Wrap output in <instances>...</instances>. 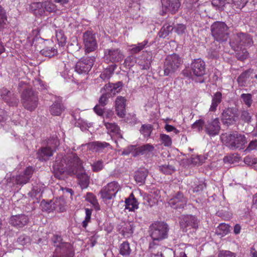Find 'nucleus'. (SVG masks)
<instances>
[{"label":"nucleus","mask_w":257,"mask_h":257,"mask_svg":"<svg viewBox=\"0 0 257 257\" xmlns=\"http://www.w3.org/2000/svg\"><path fill=\"white\" fill-rule=\"evenodd\" d=\"M53 170L56 177L60 179V175L65 172L76 175L82 188L87 187L89 179L85 173L81 162L74 153L68 154L64 157L62 155L57 156L53 165Z\"/></svg>","instance_id":"f257e3e1"},{"label":"nucleus","mask_w":257,"mask_h":257,"mask_svg":"<svg viewBox=\"0 0 257 257\" xmlns=\"http://www.w3.org/2000/svg\"><path fill=\"white\" fill-rule=\"evenodd\" d=\"M168 230V225L163 222H156L150 225L149 233L153 240L150 243L151 249L160 245L159 242L167 237Z\"/></svg>","instance_id":"f03ea898"},{"label":"nucleus","mask_w":257,"mask_h":257,"mask_svg":"<svg viewBox=\"0 0 257 257\" xmlns=\"http://www.w3.org/2000/svg\"><path fill=\"white\" fill-rule=\"evenodd\" d=\"M221 138L225 145L232 150L242 149L247 143L245 136L237 132L223 135Z\"/></svg>","instance_id":"7ed1b4c3"},{"label":"nucleus","mask_w":257,"mask_h":257,"mask_svg":"<svg viewBox=\"0 0 257 257\" xmlns=\"http://www.w3.org/2000/svg\"><path fill=\"white\" fill-rule=\"evenodd\" d=\"M182 62L181 58L175 54L168 56L164 62V75L168 76L175 73Z\"/></svg>","instance_id":"20e7f679"},{"label":"nucleus","mask_w":257,"mask_h":257,"mask_svg":"<svg viewBox=\"0 0 257 257\" xmlns=\"http://www.w3.org/2000/svg\"><path fill=\"white\" fill-rule=\"evenodd\" d=\"M213 37L217 41H225L228 37V28L223 22H216L211 26Z\"/></svg>","instance_id":"39448f33"},{"label":"nucleus","mask_w":257,"mask_h":257,"mask_svg":"<svg viewBox=\"0 0 257 257\" xmlns=\"http://www.w3.org/2000/svg\"><path fill=\"white\" fill-rule=\"evenodd\" d=\"M22 101L25 108L33 111L36 109L38 104V98L33 91L26 89L22 95Z\"/></svg>","instance_id":"423d86ee"},{"label":"nucleus","mask_w":257,"mask_h":257,"mask_svg":"<svg viewBox=\"0 0 257 257\" xmlns=\"http://www.w3.org/2000/svg\"><path fill=\"white\" fill-rule=\"evenodd\" d=\"M33 173V169L31 167L26 168L24 172L16 176H13L10 179H8V185L10 187L14 186L15 184L23 185L27 183Z\"/></svg>","instance_id":"0eeeda50"},{"label":"nucleus","mask_w":257,"mask_h":257,"mask_svg":"<svg viewBox=\"0 0 257 257\" xmlns=\"http://www.w3.org/2000/svg\"><path fill=\"white\" fill-rule=\"evenodd\" d=\"M58 145L59 142L57 139L49 141L47 146L42 147L39 150L37 153V158L42 161L48 160L53 156V153L55 151L56 148Z\"/></svg>","instance_id":"6e6552de"},{"label":"nucleus","mask_w":257,"mask_h":257,"mask_svg":"<svg viewBox=\"0 0 257 257\" xmlns=\"http://www.w3.org/2000/svg\"><path fill=\"white\" fill-rule=\"evenodd\" d=\"M120 189L119 184L116 181H112L104 186L100 192L101 197L104 201L111 200L115 196L117 192Z\"/></svg>","instance_id":"1a4fd4ad"},{"label":"nucleus","mask_w":257,"mask_h":257,"mask_svg":"<svg viewBox=\"0 0 257 257\" xmlns=\"http://www.w3.org/2000/svg\"><path fill=\"white\" fill-rule=\"evenodd\" d=\"M95 60V58L92 56L79 60L75 65V71L80 74H87L91 69Z\"/></svg>","instance_id":"9d476101"},{"label":"nucleus","mask_w":257,"mask_h":257,"mask_svg":"<svg viewBox=\"0 0 257 257\" xmlns=\"http://www.w3.org/2000/svg\"><path fill=\"white\" fill-rule=\"evenodd\" d=\"M85 52L88 53L95 50L97 44L95 35L91 31L85 32L83 35Z\"/></svg>","instance_id":"9b49d317"},{"label":"nucleus","mask_w":257,"mask_h":257,"mask_svg":"<svg viewBox=\"0 0 257 257\" xmlns=\"http://www.w3.org/2000/svg\"><path fill=\"white\" fill-rule=\"evenodd\" d=\"M124 55L120 50L117 48H110L104 50V59L107 63H115L121 61Z\"/></svg>","instance_id":"f8f14e48"},{"label":"nucleus","mask_w":257,"mask_h":257,"mask_svg":"<svg viewBox=\"0 0 257 257\" xmlns=\"http://www.w3.org/2000/svg\"><path fill=\"white\" fill-rule=\"evenodd\" d=\"M220 130V125L218 118H212L205 121L204 131L210 137L218 135Z\"/></svg>","instance_id":"ddd939ff"},{"label":"nucleus","mask_w":257,"mask_h":257,"mask_svg":"<svg viewBox=\"0 0 257 257\" xmlns=\"http://www.w3.org/2000/svg\"><path fill=\"white\" fill-rule=\"evenodd\" d=\"M238 109L235 107H229L225 109L222 114V119L224 123L233 124L238 119Z\"/></svg>","instance_id":"4468645a"},{"label":"nucleus","mask_w":257,"mask_h":257,"mask_svg":"<svg viewBox=\"0 0 257 257\" xmlns=\"http://www.w3.org/2000/svg\"><path fill=\"white\" fill-rule=\"evenodd\" d=\"M191 73L196 77H201L205 74V63L202 59H194L190 65Z\"/></svg>","instance_id":"2eb2a0df"},{"label":"nucleus","mask_w":257,"mask_h":257,"mask_svg":"<svg viewBox=\"0 0 257 257\" xmlns=\"http://www.w3.org/2000/svg\"><path fill=\"white\" fill-rule=\"evenodd\" d=\"M252 43V40L250 36L244 33H240L234 36V40L230 42L232 47L239 49L242 46H250Z\"/></svg>","instance_id":"dca6fc26"},{"label":"nucleus","mask_w":257,"mask_h":257,"mask_svg":"<svg viewBox=\"0 0 257 257\" xmlns=\"http://www.w3.org/2000/svg\"><path fill=\"white\" fill-rule=\"evenodd\" d=\"M198 222L199 221L195 216L187 215L182 217L180 223L181 228L186 231L188 228L189 229L198 228Z\"/></svg>","instance_id":"f3484780"},{"label":"nucleus","mask_w":257,"mask_h":257,"mask_svg":"<svg viewBox=\"0 0 257 257\" xmlns=\"http://www.w3.org/2000/svg\"><path fill=\"white\" fill-rule=\"evenodd\" d=\"M187 199L183 194L178 192L168 201L169 204L174 208H183L186 205Z\"/></svg>","instance_id":"a211bd4d"},{"label":"nucleus","mask_w":257,"mask_h":257,"mask_svg":"<svg viewBox=\"0 0 257 257\" xmlns=\"http://www.w3.org/2000/svg\"><path fill=\"white\" fill-rule=\"evenodd\" d=\"M247 1V0H214L213 5L220 8L224 6L226 4L231 2L234 9L240 10L244 7Z\"/></svg>","instance_id":"6ab92c4d"},{"label":"nucleus","mask_w":257,"mask_h":257,"mask_svg":"<svg viewBox=\"0 0 257 257\" xmlns=\"http://www.w3.org/2000/svg\"><path fill=\"white\" fill-rule=\"evenodd\" d=\"M28 217L24 214L13 215L10 219V224L17 227H22L28 222Z\"/></svg>","instance_id":"aec40b11"},{"label":"nucleus","mask_w":257,"mask_h":257,"mask_svg":"<svg viewBox=\"0 0 257 257\" xmlns=\"http://www.w3.org/2000/svg\"><path fill=\"white\" fill-rule=\"evenodd\" d=\"M162 6L165 8L166 11L175 14L178 11L181 6L179 0H161Z\"/></svg>","instance_id":"412c9836"},{"label":"nucleus","mask_w":257,"mask_h":257,"mask_svg":"<svg viewBox=\"0 0 257 257\" xmlns=\"http://www.w3.org/2000/svg\"><path fill=\"white\" fill-rule=\"evenodd\" d=\"M160 193L158 190H154L150 192L149 194L145 195L144 199L146 201L145 204L150 206H153L156 204L160 199Z\"/></svg>","instance_id":"4be33fe9"},{"label":"nucleus","mask_w":257,"mask_h":257,"mask_svg":"<svg viewBox=\"0 0 257 257\" xmlns=\"http://www.w3.org/2000/svg\"><path fill=\"white\" fill-rule=\"evenodd\" d=\"M125 99L122 96H118L115 100V110L117 114L120 117L125 115Z\"/></svg>","instance_id":"5701e85b"},{"label":"nucleus","mask_w":257,"mask_h":257,"mask_svg":"<svg viewBox=\"0 0 257 257\" xmlns=\"http://www.w3.org/2000/svg\"><path fill=\"white\" fill-rule=\"evenodd\" d=\"M139 207V203L135 198L134 194L131 193L130 196L125 199V209L129 211H134Z\"/></svg>","instance_id":"b1692460"},{"label":"nucleus","mask_w":257,"mask_h":257,"mask_svg":"<svg viewBox=\"0 0 257 257\" xmlns=\"http://www.w3.org/2000/svg\"><path fill=\"white\" fill-rule=\"evenodd\" d=\"M64 110V107L59 99L55 101L50 108V112L53 115L59 116Z\"/></svg>","instance_id":"393cba45"},{"label":"nucleus","mask_w":257,"mask_h":257,"mask_svg":"<svg viewBox=\"0 0 257 257\" xmlns=\"http://www.w3.org/2000/svg\"><path fill=\"white\" fill-rule=\"evenodd\" d=\"M253 69H249L242 72L237 78L239 85L241 86H245L250 77L252 78Z\"/></svg>","instance_id":"a878e982"},{"label":"nucleus","mask_w":257,"mask_h":257,"mask_svg":"<svg viewBox=\"0 0 257 257\" xmlns=\"http://www.w3.org/2000/svg\"><path fill=\"white\" fill-rule=\"evenodd\" d=\"M29 9L36 16L45 15L42 2L33 3L30 5Z\"/></svg>","instance_id":"bb28decb"},{"label":"nucleus","mask_w":257,"mask_h":257,"mask_svg":"<svg viewBox=\"0 0 257 257\" xmlns=\"http://www.w3.org/2000/svg\"><path fill=\"white\" fill-rule=\"evenodd\" d=\"M148 175V172L147 169H140L135 173L134 178L138 183L142 185L145 183Z\"/></svg>","instance_id":"cd10ccee"},{"label":"nucleus","mask_w":257,"mask_h":257,"mask_svg":"<svg viewBox=\"0 0 257 257\" xmlns=\"http://www.w3.org/2000/svg\"><path fill=\"white\" fill-rule=\"evenodd\" d=\"M134 227L133 223H125L122 227L120 233L124 237H130L134 232Z\"/></svg>","instance_id":"c85d7f7f"},{"label":"nucleus","mask_w":257,"mask_h":257,"mask_svg":"<svg viewBox=\"0 0 257 257\" xmlns=\"http://www.w3.org/2000/svg\"><path fill=\"white\" fill-rule=\"evenodd\" d=\"M109 146L108 143L105 142H94L89 144V147L90 150L93 152H99L102 151L104 148Z\"/></svg>","instance_id":"c756f323"},{"label":"nucleus","mask_w":257,"mask_h":257,"mask_svg":"<svg viewBox=\"0 0 257 257\" xmlns=\"http://www.w3.org/2000/svg\"><path fill=\"white\" fill-rule=\"evenodd\" d=\"M42 4L45 15L46 13H51L57 11V6L52 1L43 0Z\"/></svg>","instance_id":"7c9ffc66"},{"label":"nucleus","mask_w":257,"mask_h":257,"mask_svg":"<svg viewBox=\"0 0 257 257\" xmlns=\"http://www.w3.org/2000/svg\"><path fill=\"white\" fill-rule=\"evenodd\" d=\"M222 100V94L220 92H216L212 97V103L210 107V110L214 111L216 110L218 104Z\"/></svg>","instance_id":"2f4dec72"},{"label":"nucleus","mask_w":257,"mask_h":257,"mask_svg":"<svg viewBox=\"0 0 257 257\" xmlns=\"http://www.w3.org/2000/svg\"><path fill=\"white\" fill-rule=\"evenodd\" d=\"M148 43V40H145L141 43H138L137 44L131 45L130 47L131 48L130 49V52L133 54L139 53L145 48Z\"/></svg>","instance_id":"473e14b6"},{"label":"nucleus","mask_w":257,"mask_h":257,"mask_svg":"<svg viewBox=\"0 0 257 257\" xmlns=\"http://www.w3.org/2000/svg\"><path fill=\"white\" fill-rule=\"evenodd\" d=\"M132 251L130 244L127 241H124L120 244L119 247V253L124 256H128Z\"/></svg>","instance_id":"72a5a7b5"},{"label":"nucleus","mask_w":257,"mask_h":257,"mask_svg":"<svg viewBox=\"0 0 257 257\" xmlns=\"http://www.w3.org/2000/svg\"><path fill=\"white\" fill-rule=\"evenodd\" d=\"M122 83L121 82H118L114 84L105 85L104 89L110 91V93L115 95L118 93L121 89Z\"/></svg>","instance_id":"f704fd0d"},{"label":"nucleus","mask_w":257,"mask_h":257,"mask_svg":"<svg viewBox=\"0 0 257 257\" xmlns=\"http://www.w3.org/2000/svg\"><path fill=\"white\" fill-rule=\"evenodd\" d=\"M104 125L108 131V133L112 135H119V128L115 123H110L104 121Z\"/></svg>","instance_id":"c9c22d12"},{"label":"nucleus","mask_w":257,"mask_h":257,"mask_svg":"<svg viewBox=\"0 0 257 257\" xmlns=\"http://www.w3.org/2000/svg\"><path fill=\"white\" fill-rule=\"evenodd\" d=\"M54 209L58 212H63L65 210L66 202L63 198H57L53 203Z\"/></svg>","instance_id":"e433bc0d"},{"label":"nucleus","mask_w":257,"mask_h":257,"mask_svg":"<svg viewBox=\"0 0 257 257\" xmlns=\"http://www.w3.org/2000/svg\"><path fill=\"white\" fill-rule=\"evenodd\" d=\"M1 95L3 99L10 105H13L14 104L17 102V100L14 99V103L13 102L10 101V97L12 95V93L9 91L7 88H3L1 90ZM14 98V97H13Z\"/></svg>","instance_id":"4c0bfd02"},{"label":"nucleus","mask_w":257,"mask_h":257,"mask_svg":"<svg viewBox=\"0 0 257 257\" xmlns=\"http://www.w3.org/2000/svg\"><path fill=\"white\" fill-rule=\"evenodd\" d=\"M154 149L155 147L153 145L150 144H147L138 147L137 149V152L139 153V155H143L145 154H148L149 153H151L154 150Z\"/></svg>","instance_id":"58836bf2"},{"label":"nucleus","mask_w":257,"mask_h":257,"mask_svg":"<svg viewBox=\"0 0 257 257\" xmlns=\"http://www.w3.org/2000/svg\"><path fill=\"white\" fill-rule=\"evenodd\" d=\"M41 53L46 57H51L57 53V50L56 48L54 47H46L41 51Z\"/></svg>","instance_id":"ea45409f"},{"label":"nucleus","mask_w":257,"mask_h":257,"mask_svg":"<svg viewBox=\"0 0 257 257\" xmlns=\"http://www.w3.org/2000/svg\"><path fill=\"white\" fill-rule=\"evenodd\" d=\"M160 141L165 147H170L172 144V141L171 137L166 134H161L160 135Z\"/></svg>","instance_id":"a19ab883"},{"label":"nucleus","mask_w":257,"mask_h":257,"mask_svg":"<svg viewBox=\"0 0 257 257\" xmlns=\"http://www.w3.org/2000/svg\"><path fill=\"white\" fill-rule=\"evenodd\" d=\"M149 251L151 252L150 257H162V247L160 245H156L155 247L151 249L149 246Z\"/></svg>","instance_id":"79ce46f5"},{"label":"nucleus","mask_w":257,"mask_h":257,"mask_svg":"<svg viewBox=\"0 0 257 257\" xmlns=\"http://www.w3.org/2000/svg\"><path fill=\"white\" fill-rule=\"evenodd\" d=\"M236 51H237L236 55L238 60L243 61L247 58L248 54L245 49H242L241 47H239V49L237 48Z\"/></svg>","instance_id":"37998d69"},{"label":"nucleus","mask_w":257,"mask_h":257,"mask_svg":"<svg viewBox=\"0 0 257 257\" xmlns=\"http://www.w3.org/2000/svg\"><path fill=\"white\" fill-rule=\"evenodd\" d=\"M243 103L249 107L252 103V95L249 93H243L240 96Z\"/></svg>","instance_id":"c03bdc74"},{"label":"nucleus","mask_w":257,"mask_h":257,"mask_svg":"<svg viewBox=\"0 0 257 257\" xmlns=\"http://www.w3.org/2000/svg\"><path fill=\"white\" fill-rule=\"evenodd\" d=\"M152 131V126L150 124H144L142 126L140 132L145 137H149Z\"/></svg>","instance_id":"a18cd8bd"},{"label":"nucleus","mask_w":257,"mask_h":257,"mask_svg":"<svg viewBox=\"0 0 257 257\" xmlns=\"http://www.w3.org/2000/svg\"><path fill=\"white\" fill-rule=\"evenodd\" d=\"M137 149L138 148H136L135 146H130L123 150L122 154L127 155L132 153L134 156L138 155L139 153L137 152Z\"/></svg>","instance_id":"49530a36"},{"label":"nucleus","mask_w":257,"mask_h":257,"mask_svg":"<svg viewBox=\"0 0 257 257\" xmlns=\"http://www.w3.org/2000/svg\"><path fill=\"white\" fill-rule=\"evenodd\" d=\"M85 199L90 202L95 208L97 207L98 204L95 196L91 193H87L85 196Z\"/></svg>","instance_id":"de8ad7c7"},{"label":"nucleus","mask_w":257,"mask_h":257,"mask_svg":"<svg viewBox=\"0 0 257 257\" xmlns=\"http://www.w3.org/2000/svg\"><path fill=\"white\" fill-rule=\"evenodd\" d=\"M160 170L165 174L169 175L173 173L175 171V168L171 165H162L160 166Z\"/></svg>","instance_id":"09e8293b"},{"label":"nucleus","mask_w":257,"mask_h":257,"mask_svg":"<svg viewBox=\"0 0 257 257\" xmlns=\"http://www.w3.org/2000/svg\"><path fill=\"white\" fill-rule=\"evenodd\" d=\"M7 17L6 12L3 8L0 6V28H3L6 24Z\"/></svg>","instance_id":"8fccbe9b"},{"label":"nucleus","mask_w":257,"mask_h":257,"mask_svg":"<svg viewBox=\"0 0 257 257\" xmlns=\"http://www.w3.org/2000/svg\"><path fill=\"white\" fill-rule=\"evenodd\" d=\"M113 72L110 68H106L100 74V77L103 80H107L110 78Z\"/></svg>","instance_id":"3c124183"},{"label":"nucleus","mask_w":257,"mask_h":257,"mask_svg":"<svg viewBox=\"0 0 257 257\" xmlns=\"http://www.w3.org/2000/svg\"><path fill=\"white\" fill-rule=\"evenodd\" d=\"M205 121L202 119H199L195 121L192 124V128L195 129L198 131H200L204 130V124Z\"/></svg>","instance_id":"603ef678"},{"label":"nucleus","mask_w":257,"mask_h":257,"mask_svg":"<svg viewBox=\"0 0 257 257\" xmlns=\"http://www.w3.org/2000/svg\"><path fill=\"white\" fill-rule=\"evenodd\" d=\"M240 118L243 122H249L251 121V116L247 110H242L241 112Z\"/></svg>","instance_id":"864d4df0"},{"label":"nucleus","mask_w":257,"mask_h":257,"mask_svg":"<svg viewBox=\"0 0 257 257\" xmlns=\"http://www.w3.org/2000/svg\"><path fill=\"white\" fill-rule=\"evenodd\" d=\"M30 238L26 235H21L18 239V242L19 244L24 245L30 242Z\"/></svg>","instance_id":"5fc2aeb1"},{"label":"nucleus","mask_w":257,"mask_h":257,"mask_svg":"<svg viewBox=\"0 0 257 257\" xmlns=\"http://www.w3.org/2000/svg\"><path fill=\"white\" fill-rule=\"evenodd\" d=\"M56 37L58 44L61 46H63L66 43V38L62 33H59L56 34Z\"/></svg>","instance_id":"6e6d98bb"},{"label":"nucleus","mask_w":257,"mask_h":257,"mask_svg":"<svg viewBox=\"0 0 257 257\" xmlns=\"http://www.w3.org/2000/svg\"><path fill=\"white\" fill-rule=\"evenodd\" d=\"M92 169L94 172H97L103 168V163L101 161H98L91 165Z\"/></svg>","instance_id":"4d7b16f0"},{"label":"nucleus","mask_w":257,"mask_h":257,"mask_svg":"<svg viewBox=\"0 0 257 257\" xmlns=\"http://www.w3.org/2000/svg\"><path fill=\"white\" fill-rule=\"evenodd\" d=\"M52 241L55 246L61 247L63 246V243L62 242V238L60 236L54 235L52 238Z\"/></svg>","instance_id":"13d9d810"},{"label":"nucleus","mask_w":257,"mask_h":257,"mask_svg":"<svg viewBox=\"0 0 257 257\" xmlns=\"http://www.w3.org/2000/svg\"><path fill=\"white\" fill-rule=\"evenodd\" d=\"M218 257H235V254L228 250L220 251Z\"/></svg>","instance_id":"bf43d9fd"},{"label":"nucleus","mask_w":257,"mask_h":257,"mask_svg":"<svg viewBox=\"0 0 257 257\" xmlns=\"http://www.w3.org/2000/svg\"><path fill=\"white\" fill-rule=\"evenodd\" d=\"M257 149V140L251 141L246 149L245 150V152H249L250 151Z\"/></svg>","instance_id":"052dcab7"},{"label":"nucleus","mask_w":257,"mask_h":257,"mask_svg":"<svg viewBox=\"0 0 257 257\" xmlns=\"http://www.w3.org/2000/svg\"><path fill=\"white\" fill-rule=\"evenodd\" d=\"M218 230H222V233L226 234L229 230V226L226 224L221 223L218 227Z\"/></svg>","instance_id":"680f3d73"},{"label":"nucleus","mask_w":257,"mask_h":257,"mask_svg":"<svg viewBox=\"0 0 257 257\" xmlns=\"http://www.w3.org/2000/svg\"><path fill=\"white\" fill-rule=\"evenodd\" d=\"M165 129L168 132H174L175 134H178L179 133V130L176 127L168 124L165 125Z\"/></svg>","instance_id":"e2e57ef3"},{"label":"nucleus","mask_w":257,"mask_h":257,"mask_svg":"<svg viewBox=\"0 0 257 257\" xmlns=\"http://www.w3.org/2000/svg\"><path fill=\"white\" fill-rule=\"evenodd\" d=\"M175 29L176 32H177L178 34H181L184 33L185 30L186 29V27L185 25L183 24H178L175 28Z\"/></svg>","instance_id":"0e129e2a"},{"label":"nucleus","mask_w":257,"mask_h":257,"mask_svg":"<svg viewBox=\"0 0 257 257\" xmlns=\"http://www.w3.org/2000/svg\"><path fill=\"white\" fill-rule=\"evenodd\" d=\"M135 58L132 56L126 57L125 59L124 63L128 66H132L134 64Z\"/></svg>","instance_id":"69168bd1"},{"label":"nucleus","mask_w":257,"mask_h":257,"mask_svg":"<svg viewBox=\"0 0 257 257\" xmlns=\"http://www.w3.org/2000/svg\"><path fill=\"white\" fill-rule=\"evenodd\" d=\"M107 101V97L106 94H103L101 95L99 100V103L102 106H104L106 105Z\"/></svg>","instance_id":"338daca9"},{"label":"nucleus","mask_w":257,"mask_h":257,"mask_svg":"<svg viewBox=\"0 0 257 257\" xmlns=\"http://www.w3.org/2000/svg\"><path fill=\"white\" fill-rule=\"evenodd\" d=\"M140 65L142 67V69L148 70L150 68L151 66V61L148 60L145 63L140 62Z\"/></svg>","instance_id":"774afa93"}]
</instances>
